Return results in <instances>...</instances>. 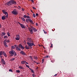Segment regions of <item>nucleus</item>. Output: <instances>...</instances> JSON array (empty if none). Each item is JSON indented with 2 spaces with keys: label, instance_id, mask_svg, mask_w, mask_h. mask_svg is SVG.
<instances>
[{
  "label": "nucleus",
  "instance_id": "e2e57ef3",
  "mask_svg": "<svg viewBox=\"0 0 77 77\" xmlns=\"http://www.w3.org/2000/svg\"><path fill=\"white\" fill-rule=\"evenodd\" d=\"M31 59H32V60H33V58H32V57H31Z\"/></svg>",
  "mask_w": 77,
  "mask_h": 77
},
{
  "label": "nucleus",
  "instance_id": "e433bc0d",
  "mask_svg": "<svg viewBox=\"0 0 77 77\" xmlns=\"http://www.w3.org/2000/svg\"><path fill=\"white\" fill-rule=\"evenodd\" d=\"M14 46H15V47L16 48H18V45H14Z\"/></svg>",
  "mask_w": 77,
  "mask_h": 77
},
{
  "label": "nucleus",
  "instance_id": "49530a36",
  "mask_svg": "<svg viewBox=\"0 0 77 77\" xmlns=\"http://www.w3.org/2000/svg\"><path fill=\"white\" fill-rule=\"evenodd\" d=\"M45 58H48V57H50V56L48 57V55H46V56H45Z\"/></svg>",
  "mask_w": 77,
  "mask_h": 77
},
{
  "label": "nucleus",
  "instance_id": "09e8293b",
  "mask_svg": "<svg viewBox=\"0 0 77 77\" xmlns=\"http://www.w3.org/2000/svg\"><path fill=\"white\" fill-rule=\"evenodd\" d=\"M32 8L33 9H36V8L35 7H32Z\"/></svg>",
  "mask_w": 77,
  "mask_h": 77
},
{
  "label": "nucleus",
  "instance_id": "b1692460",
  "mask_svg": "<svg viewBox=\"0 0 77 77\" xmlns=\"http://www.w3.org/2000/svg\"><path fill=\"white\" fill-rule=\"evenodd\" d=\"M23 46L22 45H21V44H20L19 45L18 47H19V48H21V47L22 46Z\"/></svg>",
  "mask_w": 77,
  "mask_h": 77
},
{
  "label": "nucleus",
  "instance_id": "7ed1b4c3",
  "mask_svg": "<svg viewBox=\"0 0 77 77\" xmlns=\"http://www.w3.org/2000/svg\"><path fill=\"white\" fill-rule=\"evenodd\" d=\"M11 13L14 15H17V14H18V13L16 9L14 10L13 11L11 12Z\"/></svg>",
  "mask_w": 77,
  "mask_h": 77
},
{
  "label": "nucleus",
  "instance_id": "412c9836",
  "mask_svg": "<svg viewBox=\"0 0 77 77\" xmlns=\"http://www.w3.org/2000/svg\"><path fill=\"white\" fill-rule=\"evenodd\" d=\"M20 38H18V37H16V38H15V39L16 40H17V41H18V40H20Z\"/></svg>",
  "mask_w": 77,
  "mask_h": 77
},
{
  "label": "nucleus",
  "instance_id": "4be33fe9",
  "mask_svg": "<svg viewBox=\"0 0 77 77\" xmlns=\"http://www.w3.org/2000/svg\"><path fill=\"white\" fill-rule=\"evenodd\" d=\"M3 55V51H0V56L1 55Z\"/></svg>",
  "mask_w": 77,
  "mask_h": 77
},
{
  "label": "nucleus",
  "instance_id": "f704fd0d",
  "mask_svg": "<svg viewBox=\"0 0 77 77\" xmlns=\"http://www.w3.org/2000/svg\"><path fill=\"white\" fill-rule=\"evenodd\" d=\"M6 41H4V44H7V43H6Z\"/></svg>",
  "mask_w": 77,
  "mask_h": 77
},
{
  "label": "nucleus",
  "instance_id": "6e6552de",
  "mask_svg": "<svg viewBox=\"0 0 77 77\" xmlns=\"http://www.w3.org/2000/svg\"><path fill=\"white\" fill-rule=\"evenodd\" d=\"M20 54H21L22 55H24V56H26V54L23 51H20Z\"/></svg>",
  "mask_w": 77,
  "mask_h": 77
},
{
  "label": "nucleus",
  "instance_id": "c756f323",
  "mask_svg": "<svg viewBox=\"0 0 77 77\" xmlns=\"http://www.w3.org/2000/svg\"><path fill=\"white\" fill-rule=\"evenodd\" d=\"M19 68H20V69H24V68H23L22 66H19Z\"/></svg>",
  "mask_w": 77,
  "mask_h": 77
},
{
  "label": "nucleus",
  "instance_id": "6ab92c4d",
  "mask_svg": "<svg viewBox=\"0 0 77 77\" xmlns=\"http://www.w3.org/2000/svg\"><path fill=\"white\" fill-rule=\"evenodd\" d=\"M7 34L8 36H11V35H10V33H9V32H7Z\"/></svg>",
  "mask_w": 77,
  "mask_h": 77
},
{
  "label": "nucleus",
  "instance_id": "bb28decb",
  "mask_svg": "<svg viewBox=\"0 0 77 77\" xmlns=\"http://www.w3.org/2000/svg\"><path fill=\"white\" fill-rule=\"evenodd\" d=\"M4 38L5 39V38H8V36L5 35L4 36Z\"/></svg>",
  "mask_w": 77,
  "mask_h": 77
},
{
  "label": "nucleus",
  "instance_id": "864d4df0",
  "mask_svg": "<svg viewBox=\"0 0 77 77\" xmlns=\"http://www.w3.org/2000/svg\"><path fill=\"white\" fill-rule=\"evenodd\" d=\"M25 63L26 64H27L28 65H29V63H27V62H25Z\"/></svg>",
  "mask_w": 77,
  "mask_h": 77
},
{
  "label": "nucleus",
  "instance_id": "f3484780",
  "mask_svg": "<svg viewBox=\"0 0 77 77\" xmlns=\"http://www.w3.org/2000/svg\"><path fill=\"white\" fill-rule=\"evenodd\" d=\"M16 50H17V51H20V50H21V49L18 47L16 49Z\"/></svg>",
  "mask_w": 77,
  "mask_h": 77
},
{
  "label": "nucleus",
  "instance_id": "c03bdc74",
  "mask_svg": "<svg viewBox=\"0 0 77 77\" xmlns=\"http://www.w3.org/2000/svg\"><path fill=\"white\" fill-rule=\"evenodd\" d=\"M16 72H20V70H17Z\"/></svg>",
  "mask_w": 77,
  "mask_h": 77
},
{
  "label": "nucleus",
  "instance_id": "1a4fd4ad",
  "mask_svg": "<svg viewBox=\"0 0 77 77\" xmlns=\"http://www.w3.org/2000/svg\"><path fill=\"white\" fill-rule=\"evenodd\" d=\"M32 20L30 19H26V22L27 23V22H30V23L31 21Z\"/></svg>",
  "mask_w": 77,
  "mask_h": 77
},
{
  "label": "nucleus",
  "instance_id": "cd10ccee",
  "mask_svg": "<svg viewBox=\"0 0 77 77\" xmlns=\"http://www.w3.org/2000/svg\"><path fill=\"white\" fill-rule=\"evenodd\" d=\"M34 59H35L36 60H37V59H38V57H36V56L34 57Z\"/></svg>",
  "mask_w": 77,
  "mask_h": 77
},
{
  "label": "nucleus",
  "instance_id": "a878e982",
  "mask_svg": "<svg viewBox=\"0 0 77 77\" xmlns=\"http://www.w3.org/2000/svg\"><path fill=\"white\" fill-rule=\"evenodd\" d=\"M26 18H29V19H30V18H31V17L29 16H27Z\"/></svg>",
  "mask_w": 77,
  "mask_h": 77
},
{
  "label": "nucleus",
  "instance_id": "680f3d73",
  "mask_svg": "<svg viewBox=\"0 0 77 77\" xmlns=\"http://www.w3.org/2000/svg\"><path fill=\"white\" fill-rule=\"evenodd\" d=\"M42 62H44V59H43L42 60Z\"/></svg>",
  "mask_w": 77,
  "mask_h": 77
},
{
  "label": "nucleus",
  "instance_id": "c85d7f7f",
  "mask_svg": "<svg viewBox=\"0 0 77 77\" xmlns=\"http://www.w3.org/2000/svg\"><path fill=\"white\" fill-rule=\"evenodd\" d=\"M11 48H13V49H15V46H11Z\"/></svg>",
  "mask_w": 77,
  "mask_h": 77
},
{
  "label": "nucleus",
  "instance_id": "aec40b11",
  "mask_svg": "<svg viewBox=\"0 0 77 77\" xmlns=\"http://www.w3.org/2000/svg\"><path fill=\"white\" fill-rule=\"evenodd\" d=\"M21 19H22V21H24V22H25V19H24V18H23V17H21Z\"/></svg>",
  "mask_w": 77,
  "mask_h": 77
},
{
  "label": "nucleus",
  "instance_id": "393cba45",
  "mask_svg": "<svg viewBox=\"0 0 77 77\" xmlns=\"http://www.w3.org/2000/svg\"><path fill=\"white\" fill-rule=\"evenodd\" d=\"M16 36L17 38H20V35H16Z\"/></svg>",
  "mask_w": 77,
  "mask_h": 77
},
{
  "label": "nucleus",
  "instance_id": "9d476101",
  "mask_svg": "<svg viewBox=\"0 0 77 77\" xmlns=\"http://www.w3.org/2000/svg\"><path fill=\"white\" fill-rule=\"evenodd\" d=\"M3 54V55L5 56V57H7V54H6V53L5 51H2V54Z\"/></svg>",
  "mask_w": 77,
  "mask_h": 77
},
{
  "label": "nucleus",
  "instance_id": "de8ad7c7",
  "mask_svg": "<svg viewBox=\"0 0 77 77\" xmlns=\"http://www.w3.org/2000/svg\"><path fill=\"white\" fill-rule=\"evenodd\" d=\"M32 75L33 77H35V75H35V74H33Z\"/></svg>",
  "mask_w": 77,
  "mask_h": 77
},
{
  "label": "nucleus",
  "instance_id": "338daca9",
  "mask_svg": "<svg viewBox=\"0 0 77 77\" xmlns=\"http://www.w3.org/2000/svg\"><path fill=\"white\" fill-rule=\"evenodd\" d=\"M4 41H7V39H5V40Z\"/></svg>",
  "mask_w": 77,
  "mask_h": 77
},
{
  "label": "nucleus",
  "instance_id": "c9c22d12",
  "mask_svg": "<svg viewBox=\"0 0 77 77\" xmlns=\"http://www.w3.org/2000/svg\"><path fill=\"white\" fill-rule=\"evenodd\" d=\"M23 18H27V16L26 15H24L23 16Z\"/></svg>",
  "mask_w": 77,
  "mask_h": 77
},
{
  "label": "nucleus",
  "instance_id": "4c0bfd02",
  "mask_svg": "<svg viewBox=\"0 0 77 77\" xmlns=\"http://www.w3.org/2000/svg\"><path fill=\"white\" fill-rule=\"evenodd\" d=\"M30 23H32V25L34 24V23H33V22L32 21V20L31 21Z\"/></svg>",
  "mask_w": 77,
  "mask_h": 77
},
{
  "label": "nucleus",
  "instance_id": "72a5a7b5",
  "mask_svg": "<svg viewBox=\"0 0 77 77\" xmlns=\"http://www.w3.org/2000/svg\"><path fill=\"white\" fill-rule=\"evenodd\" d=\"M4 45L5 47H8V45H6V44H5Z\"/></svg>",
  "mask_w": 77,
  "mask_h": 77
},
{
  "label": "nucleus",
  "instance_id": "4d7b16f0",
  "mask_svg": "<svg viewBox=\"0 0 77 77\" xmlns=\"http://www.w3.org/2000/svg\"><path fill=\"white\" fill-rule=\"evenodd\" d=\"M1 28H2L1 25L0 24V29H1Z\"/></svg>",
  "mask_w": 77,
  "mask_h": 77
},
{
  "label": "nucleus",
  "instance_id": "603ef678",
  "mask_svg": "<svg viewBox=\"0 0 77 77\" xmlns=\"http://www.w3.org/2000/svg\"><path fill=\"white\" fill-rule=\"evenodd\" d=\"M57 74H56L55 75H54V76H57Z\"/></svg>",
  "mask_w": 77,
  "mask_h": 77
},
{
  "label": "nucleus",
  "instance_id": "a211bd4d",
  "mask_svg": "<svg viewBox=\"0 0 77 77\" xmlns=\"http://www.w3.org/2000/svg\"><path fill=\"white\" fill-rule=\"evenodd\" d=\"M29 69L30 70V71H31L32 72V73H34V71H33V69H31L30 68H29Z\"/></svg>",
  "mask_w": 77,
  "mask_h": 77
},
{
  "label": "nucleus",
  "instance_id": "5fc2aeb1",
  "mask_svg": "<svg viewBox=\"0 0 77 77\" xmlns=\"http://www.w3.org/2000/svg\"><path fill=\"white\" fill-rule=\"evenodd\" d=\"M39 63H37V65H39Z\"/></svg>",
  "mask_w": 77,
  "mask_h": 77
},
{
  "label": "nucleus",
  "instance_id": "2f4dec72",
  "mask_svg": "<svg viewBox=\"0 0 77 77\" xmlns=\"http://www.w3.org/2000/svg\"><path fill=\"white\" fill-rule=\"evenodd\" d=\"M15 60V58H12L10 60L11 61H12L13 60Z\"/></svg>",
  "mask_w": 77,
  "mask_h": 77
},
{
  "label": "nucleus",
  "instance_id": "f257e3e1",
  "mask_svg": "<svg viewBox=\"0 0 77 77\" xmlns=\"http://www.w3.org/2000/svg\"><path fill=\"white\" fill-rule=\"evenodd\" d=\"M27 41L28 42H27V44L29 47H31V48H32V46H33V45L35 46V45L34 44V42H33L32 43H31V40H30V38H27Z\"/></svg>",
  "mask_w": 77,
  "mask_h": 77
},
{
  "label": "nucleus",
  "instance_id": "0eeeda50",
  "mask_svg": "<svg viewBox=\"0 0 77 77\" xmlns=\"http://www.w3.org/2000/svg\"><path fill=\"white\" fill-rule=\"evenodd\" d=\"M1 62L4 65H6V62L5 61V60L3 58H1Z\"/></svg>",
  "mask_w": 77,
  "mask_h": 77
},
{
  "label": "nucleus",
  "instance_id": "dca6fc26",
  "mask_svg": "<svg viewBox=\"0 0 77 77\" xmlns=\"http://www.w3.org/2000/svg\"><path fill=\"white\" fill-rule=\"evenodd\" d=\"M1 35L2 36H5V35H6V33L4 32H2Z\"/></svg>",
  "mask_w": 77,
  "mask_h": 77
},
{
  "label": "nucleus",
  "instance_id": "774afa93",
  "mask_svg": "<svg viewBox=\"0 0 77 77\" xmlns=\"http://www.w3.org/2000/svg\"><path fill=\"white\" fill-rule=\"evenodd\" d=\"M18 7L19 8H21V7H20V6H18Z\"/></svg>",
  "mask_w": 77,
  "mask_h": 77
},
{
  "label": "nucleus",
  "instance_id": "f03ea898",
  "mask_svg": "<svg viewBox=\"0 0 77 77\" xmlns=\"http://www.w3.org/2000/svg\"><path fill=\"white\" fill-rule=\"evenodd\" d=\"M16 5L17 2L15 1L11 0L9 1L7 3V5L8 6H10V5Z\"/></svg>",
  "mask_w": 77,
  "mask_h": 77
},
{
  "label": "nucleus",
  "instance_id": "69168bd1",
  "mask_svg": "<svg viewBox=\"0 0 77 77\" xmlns=\"http://www.w3.org/2000/svg\"><path fill=\"white\" fill-rule=\"evenodd\" d=\"M38 67H37V68L36 69H38Z\"/></svg>",
  "mask_w": 77,
  "mask_h": 77
},
{
  "label": "nucleus",
  "instance_id": "2eb2a0df",
  "mask_svg": "<svg viewBox=\"0 0 77 77\" xmlns=\"http://www.w3.org/2000/svg\"><path fill=\"white\" fill-rule=\"evenodd\" d=\"M26 62V61H22L21 62V64H25Z\"/></svg>",
  "mask_w": 77,
  "mask_h": 77
},
{
  "label": "nucleus",
  "instance_id": "13d9d810",
  "mask_svg": "<svg viewBox=\"0 0 77 77\" xmlns=\"http://www.w3.org/2000/svg\"><path fill=\"white\" fill-rule=\"evenodd\" d=\"M42 46H43V48H44V49H45V47H44V46H43L42 45Z\"/></svg>",
  "mask_w": 77,
  "mask_h": 77
},
{
  "label": "nucleus",
  "instance_id": "bf43d9fd",
  "mask_svg": "<svg viewBox=\"0 0 77 77\" xmlns=\"http://www.w3.org/2000/svg\"><path fill=\"white\" fill-rule=\"evenodd\" d=\"M33 62H34V63H37L36 62V61H33Z\"/></svg>",
  "mask_w": 77,
  "mask_h": 77
},
{
  "label": "nucleus",
  "instance_id": "473e14b6",
  "mask_svg": "<svg viewBox=\"0 0 77 77\" xmlns=\"http://www.w3.org/2000/svg\"><path fill=\"white\" fill-rule=\"evenodd\" d=\"M21 48L22 49V50H24V47L23 46H22L21 47Z\"/></svg>",
  "mask_w": 77,
  "mask_h": 77
},
{
  "label": "nucleus",
  "instance_id": "423d86ee",
  "mask_svg": "<svg viewBox=\"0 0 77 77\" xmlns=\"http://www.w3.org/2000/svg\"><path fill=\"white\" fill-rule=\"evenodd\" d=\"M28 29L29 32H30V33H31V34H33V29H32V27H31V28L29 27L28 28Z\"/></svg>",
  "mask_w": 77,
  "mask_h": 77
},
{
  "label": "nucleus",
  "instance_id": "9b49d317",
  "mask_svg": "<svg viewBox=\"0 0 77 77\" xmlns=\"http://www.w3.org/2000/svg\"><path fill=\"white\" fill-rule=\"evenodd\" d=\"M31 29H32V30H33V32H37V29H35V28L34 27H32Z\"/></svg>",
  "mask_w": 77,
  "mask_h": 77
},
{
  "label": "nucleus",
  "instance_id": "79ce46f5",
  "mask_svg": "<svg viewBox=\"0 0 77 77\" xmlns=\"http://www.w3.org/2000/svg\"><path fill=\"white\" fill-rule=\"evenodd\" d=\"M2 12H3V14L5 13L6 12L5 11V10H2Z\"/></svg>",
  "mask_w": 77,
  "mask_h": 77
},
{
  "label": "nucleus",
  "instance_id": "58836bf2",
  "mask_svg": "<svg viewBox=\"0 0 77 77\" xmlns=\"http://www.w3.org/2000/svg\"><path fill=\"white\" fill-rule=\"evenodd\" d=\"M9 71H10V72H13V71H12V70L11 69H10L9 70Z\"/></svg>",
  "mask_w": 77,
  "mask_h": 77
},
{
  "label": "nucleus",
  "instance_id": "4468645a",
  "mask_svg": "<svg viewBox=\"0 0 77 77\" xmlns=\"http://www.w3.org/2000/svg\"><path fill=\"white\" fill-rule=\"evenodd\" d=\"M29 47H30V46H29V45L28 46H27V45H26L25 46V48H26V49H30V48Z\"/></svg>",
  "mask_w": 77,
  "mask_h": 77
},
{
  "label": "nucleus",
  "instance_id": "3c124183",
  "mask_svg": "<svg viewBox=\"0 0 77 77\" xmlns=\"http://www.w3.org/2000/svg\"><path fill=\"white\" fill-rule=\"evenodd\" d=\"M31 1L32 2V3H34V1H33V0H31Z\"/></svg>",
  "mask_w": 77,
  "mask_h": 77
},
{
  "label": "nucleus",
  "instance_id": "37998d69",
  "mask_svg": "<svg viewBox=\"0 0 77 77\" xmlns=\"http://www.w3.org/2000/svg\"><path fill=\"white\" fill-rule=\"evenodd\" d=\"M43 32H44V33H45V34H46L47 33V32L44 30V29H43Z\"/></svg>",
  "mask_w": 77,
  "mask_h": 77
},
{
  "label": "nucleus",
  "instance_id": "ea45409f",
  "mask_svg": "<svg viewBox=\"0 0 77 77\" xmlns=\"http://www.w3.org/2000/svg\"><path fill=\"white\" fill-rule=\"evenodd\" d=\"M6 42H8V43H9V42H10V40H8Z\"/></svg>",
  "mask_w": 77,
  "mask_h": 77
},
{
  "label": "nucleus",
  "instance_id": "8fccbe9b",
  "mask_svg": "<svg viewBox=\"0 0 77 77\" xmlns=\"http://www.w3.org/2000/svg\"><path fill=\"white\" fill-rule=\"evenodd\" d=\"M35 15H36V17H37V16H38V13H36V14H35Z\"/></svg>",
  "mask_w": 77,
  "mask_h": 77
},
{
  "label": "nucleus",
  "instance_id": "39448f33",
  "mask_svg": "<svg viewBox=\"0 0 77 77\" xmlns=\"http://www.w3.org/2000/svg\"><path fill=\"white\" fill-rule=\"evenodd\" d=\"M14 52H15L14 51H11L9 52V53L10 54H11V56H13V55L14 54Z\"/></svg>",
  "mask_w": 77,
  "mask_h": 77
},
{
  "label": "nucleus",
  "instance_id": "6e6d98bb",
  "mask_svg": "<svg viewBox=\"0 0 77 77\" xmlns=\"http://www.w3.org/2000/svg\"><path fill=\"white\" fill-rule=\"evenodd\" d=\"M24 9L23 8H22V10L23 11H24Z\"/></svg>",
  "mask_w": 77,
  "mask_h": 77
},
{
  "label": "nucleus",
  "instance_id": "ddd939ff",
  "mask_svg": "<svg viewBox=\"0 0 77 77\" xmlns=\"http://www.w3.org/2000/svg\"><path fill=\"white\" fill-rule=\"evenodd\" d=\"M6 16L5 15H3L2 17V20H4L6 19Z\"/></svg>",
  "mask_w": 77,
  "mask_h": 77
},
{
  "label": "nucleus",
  "instance_id": "0e129e2a",
  "mask_svg": "<svg viewBox=\"0 0 77 77\" xmlns=\"http://www.w3.org/2000/svg\"><path fill=\"white\" fill-rule=\"evenodd\" d=\"M31 59H32V60H33V58H32V57H31Z\"/></svg>",
  "mask_w": 77,
  "mask_h": 77
},
{
  "label": "nucleus",
  "instance_id": "7c9ffc66",
  "mask_svg": "<svg viewBox=\"0 0 77 77\" xmlns=\"http://www.w3.org/2000/svg\"><path fill=\"white\" fill-rule=\"evenodd\" d=\"M25 65H26V67H27V68H29H29H29V66L28 65H27L26 64H25Z\"/></svg>",
  "mask_w": 77,
  "mask_h": 77
},
{
  "label": "nucleus",
  "instance_id": "a19ab883",
  "mask_svg": "<svg viewBox=\"0 0 77 77\" xmlns=\"http://www.w3.org/2000/svg\"><path fill=\"white\" fill-rule=\"evenodd\" d=\"M33 17H36V15H35V14H33Z\"/></svg>",
  "mask_w": 77,
  "mask_h": 77
},
{
  "label": "nucleus",
  "instance_id": "20e7f679",
  "mask_svg": "<svg viewBox=\"0 0 77 77\" xmlns=\"http://www.w3.org/2000/svg\"><path fill=\"white\" fill-rule=\"evenodd\" d=\"M18 24L22 28V29H26V27H25V26L24 25L20 23V22H18Z\"/></svg>",
  "mask_w": 77,
  "mask_h": 77
},
{
  "label": "nucleus",
  "instance_id": "052dcab7",
  "mask_svg": "<svg viewBox=\"0 0 77 77\" xmlns=\"http://www.w3.org/2000/svg\"><path fill=\"white\" fill-rule=\"evenodd\" d=\"M36 26H38V24L37 23H36Z\"/></svg>",
  "mask_w": 77,
  "mask_h": 77
},
{
  "label": "nucleus",
  "instance_id": "5701e85b",
  "mask_svg": "<svg viewBox=\"0 0 77 77\" xmlns=\"http://www.w3.org/2000/svg\"><path fill=\"white\" fill-rule=\"evenodd\" d=\"M17 56V53L14 51V56Z\"/></svg>",
  "mask_w": 77,
  "mask_h": 77
},
{
  "label": "nucleus",
  "instance_id": "f8f14e48",
  "mask_svg": "<svg viewBox=\"0 0 77 77\" xmlns=\"http://www.w3.org/2000/svg\"><path fill=\"white\" fill-rule=\"evenodd\" d=\"M4 14L6 15L5 16L7 18H8V12H5V13Z\"/></svg>",
  "mask_w": 77,
  "mask_h": 77
},
{
  "label": "nucleus",
  "instance_id": "a18cd8bd",
  "mask_svg": "<svg viewBox=\"0 0 77 77\" xmlns=\"http://www.w3.org/2000/svg\"><path fill=\"white\" fill-rule=\"evenodd\" d=\"M51 48H53V44H51Z\"/></svg>",
  "mask_w": 77,
  "mask_h": 77
}]
</instances>
